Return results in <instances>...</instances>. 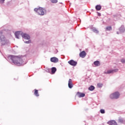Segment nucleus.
Instances as JSON below:
<instances>
[{"label":"nucleus","mask_w":125,"mask_h":125,"mask_svg":"<svg viewBox=\"0 0 125 125\" xmlns=\"http://www.w3.org/2000/svg\"><path fill=\"white\" fill-rule=\"evenodd\" d=\"M112 30V27L108 26L106 27V31H111Z\"/></svg>","instance_id":"21"},{"label":"nucleus","mask_w":125,"mask_h":125,"mask_svg":"<svg viewBox=\"0 0 125 125\" xmlns=\"http://www.w3.org/2000/svg\"><path fill=\"white\" fill-rule=\"evenodd\" d=\"M34 11L38 14V15H40V16H43V15H46L47 11L45 8L39 7L35 8L34 9Z\"/></svg>","instance_id":"2"},{"label":"nucleus","mask_w":125,"mask_h":125,"mask_svg":"<svg viewBox=\"0 0 125 125\" xmlns=\"http://www.w3.org/2000/svg\"><path fill=\"white\" fill-rule=\"evenodd\" d=\"M94 65H95L96 67H98L100 66V62L98 61H96L94 62Z\"/></svg>","instance_id":"15"},{"label":"nucleus","mask_w":125,"mask_h":125,"mask_svg":"<svg viewBox=\"0 0 125 125\" xmlns=\"http://www.w3.org/2000/svg\"><path fill=\"white\" fill-rule=\"evenodd\" d=\"M100 112L101 113V114H105V110L101 109L100 110Z\"/></svg>","instance_id":"24"},{"label":"nucleus","mask_w":125,"mask_h":125,"mask_svg":"<svg viewBox=\"0 0 125 125\" xmlns=\"http://www.w3.org/2000/svg\"><path fill=\"white\" fill-rule=\"evenodd\" d=\"M79 55L80 57H82V58H84V57L86 56V53H85V51H83L80 53Z\"/></svg>","instance_id":"11"},{"label":"nucleus","mask_w":125,"mask_h":125,"mask_svg":"<svg viewBox=\"0 0 125 125\" xmlns=\"http://www.w3.org/2000/svg\"><path fill=\"white\" fill-rule=\"evenodd\" d=\"M34 94L36 96H39V93L38 92V90L35 89V90Z\"/></svg>","instance_id":"20"},{"label":"nucleus","mask_w":125,"mask_h":125,"mask_svg":"<svg viewBox=\"0 0 125 125\" xmlns=\"http://www.w3.org/2000/svg\"><path fill=\"white\" fill-rule=\"evenodd\" d=\"M68 87L72 88L73 87V82H72V79H70L68 81Z\"/></svg>","instance_id":"14"},{"label":"nucleus","mask_w":125,"mask_h":125,"mask_svg":"<svg viewBox=\"0 0 125 125\" xmlns=\"http://www.w3.org/2000/svg\"><path fill=\"white\" fill-rule=\"evenodd\" d=\"M97 86L98 87H102V86H103V84L101 83H99L97 84Z\"/></svg>","instance_id":"23"},{"label":"nucleus","mask_w":125,"mask_h":125,"mask_svg":"<svg viewBox=\"0 0 125 125\" xmlns=\"http://www.w3.org/2000/svg\"><path fill=\"white\" fill-rule=\"evenodd\" d=\"M50 61L51 62H53V63H57L59 60L56 57H53L50 59Z\"/></svg>","instance_id":"10"},{"label":"nucleus","mask_w":125,"mask_h":125,"mask_svg":"<svg viewBox=\"0 0 125 125\" xmlns=\"http://www.w3.org/2000/svg\"><path fill=\"white\" fill-rule=\"evenodd\" d=\"M0 39L1 40V43L2 45H4L5 43H6V40H5V38H4V36L1 35L0 37Z\"/></svg>","instance_id":"8"},{"label":"nucleus","mask_w":125,"mask_h":125,"mask_svg":"<svg viewBox=\"0 0 125 125\" xmlns=\"http://www.w3.org/2000/svg\"><path fill=\"white\" fill-rule=\"evenodd\" d=\"M8 61L14 63L17 66H22L26 64V62H24V61L21 58L12 55H10L8 57Z\"/></svg>","instance_id":"1"},{"label":"nucleus","mask_w":125,"mask_h":125,"mask_svg":"<svg viewBox=\"0 0 125 125\" xmlns=\"http://www.w3.org/2000/svg\"><path fill=\"white\" fill-rule=\"evenodd\" d=\"M92 31L96 34L99 33V31L95 27L92 28Z\"/></svg>","instance_id":"16"},{"label":"nucleus","mask_w":125,"mask_h":125,"mask_svg":"<svg viewBox=\"0 0 125 125\" xmlns=\"http://www.w3.org/2000/svg\"><path fill=\"white\" fill-rule=\"evenodd\" d=\"M119 71L118 68L112 70H108L106 71H104V74H114V73H117Z\"/></svg>","instance_id":"5"},{"label":"nucleus","mask_w":125,"mask_h":125,"mask_svg":"<svg viewBox=\"0 0 125 125\" xmlns=\"http://www.w3.org/2000/svg\"><path fill=\"white\" fill-rule=\"evenodd\" d=\"M51 70H52V73L55 74V72H56V70H57L56 68L52 67Z\"/></svg>","instance_id":"19"},{"label":"nucleus","mask_w":125,"mask_h":125,"mask_svg":"<svg viewBox=\"0 0 125 125\" xmlns=\"http://www.w3.org/2000/svg\"><path fill=\"white\" fill-rule=\"evenodd\" d=\"M119 122H123V120H122V119H119Z\"/></svg>","instance_id":"27"},{"label":"nucleus","mask_w":125,"mask_h":125,"mask_svg":"<svg viewBox=\"0 0 125 125\" xmlns=\"http://www.w3.org/2000/svg\"><path fill=\"white\" fill-rule=\"evenodd\" d=\"M5 0H0V3H1V4H2V3H4V1H5Z\"/></svg>","instance_id":"26"},{"label":"nucleus","mask_w":125,"mask_h":125,"mask_svg":"<svg viewBox=\"0 0 125 125\" xmlns=\"http://www.w3.org/2000/svg\"><path fill=\"white\" fill-rule=\"evenodd\" d=\"M121 94L118 91L114 92L109 95V98L110 99H119Z\"/></svg>","instance_id":"3"},{"label":"nucleus","mask_w":125,"mask_h":125,"mask_svg":"<svg viewBox=\"0 0 125 125\" xmlns=\"http://www.w3.org/2000/svg\"><path fill=\"white\" fill-rule=\"evenodd\" d=\"M85 96V94L83 93H81L80 92H78L76 95L75 97H79V98H81L82 97H84Z\"/></svg>","instance_id":"6"},{"label":"nucleus","mask_w":125,"mask_h":125,"mask_svg":"<svg viewBox=\"0 0 125 125\" xmlns=\"http://www.w3.org/2000/svg\"><path fill=\"white\" fill-rule=\"evenodd\" d=\"M99 16H100L101 15L100 14H98Z\"/></svg>","instance_id":"29"},{"label":"nucleus","mask_w":125,"mask_h":125,"mask_svg":"<svg viewBox=\"0 0 125 125\" xmlns=\"http://www.w3.org/2000/svg\"><path fill=\"white\" fill-rule=\"evenodd\" d=\"M117 35H119V32H117Z\"/></svg>","instance_id":"28"},{"label":"nucleus","mask_w":125,"mask_h":125,"mask_svg":"<svg viewBox=\"0 0 125 125\" xmlns=\"http://www.w3.org/2000/svg\"><path fill=\"white\" fill-rule=\"evenodd\" d=\"M68 64L69 65H71V66H73L75 67V66H77V64H78V62L73 60H71L68 62Z\"/></svg>","instance_id":"7"},{"label":"nucleus","mask_w":125,"mask_h":125,"mask_svg":"<svg viewBox=\"0 0 125 125\" xmlns=\"http://www.w3.org/2000/svg\"><path fill=\"white\" fill-rule=\"evenodd\" d=\"M107 124L108 125H118V124H117V122H116V121L114 120L108 122Z\"/></svg>","instance_id":"12"},{"label":"nucleus","mask_w":125,"mask_h":125,"mask_svg":"<svg viewBox=\"0 0 125 125\" xmlns=\"http://www.w3.org/2000/svg\"><path fill=\"white\" fill-rule=\"evenodd\" d=\"M94 88H95V87H94V86L91 85L88 88V89L89 90H90V91H92V90H94Z\"/></svg>","instance_id":"18"},{"label":"nucleus","mask_w":125,"mask_h":125,"mask_svg":"<svg viewBox=\"0 0 125 125\" xmlns=\"http://www.w3.org/2000/svg\"><path fill=\"white\" fill-rule=\"evenodd\" d=\"M121 62H122V63H125V59H122L121 60Z\"/></svg>","instance_id":"25"},{"label":"nucleus","mask_w":125,"mask_h":125,"mask_svg":"<svg viewBox=\"0 0 125 125\" xmlns=\"http://www.w3.org/2000/svg\"><path fill=\"white\" fill-rule=\"evenodd\" d=\"M22 38L24 40H28L27 41H24L25 43H31V40H30L31 37L27 34L22 33Z\"/></svg>","instance_id":"4"},{"label":"nucleus","mask_w":125,"mask_h":125,"mask_svg":"<svg viewBox=\"0 0 125 125\" xmlns=\"http://www.w3.org/2000/svg\"><path fill=\"white\" fill-rule=\"evenodd\" d=\"M96 10L99 11L101 10V6L100 5H97L96 6Z\"/></svg>","instance_id":"17"},{"label":"nucleus","mask_w":125,"mask_h":125,"mask_svg":"<svg viewBox=\"0 0 125 125\" xmlns=\"http://www.w3.org/2000/svg\"><path fill=\"white\" fill-rule=\"evenodd\" d=\"M119 31H120V34H122V33H125V26H124V25L121 26V27L119 28Z\"/></svg>","instance_id":"13"},{"label":"nucleus","mask_w":125,"mask_h":125,"mask_svg":"<svg viewBox=\"0 0 125 125\" xmlns=\"http://www.w3.org/2000/svg\"><path fill=\"white\" fill-rule=\"evenodd\" d=\"M58 1V0H51V2H52V3H56Z\"/></svg>","instance_id":"22"},{"label":"nucleus","mask_w":125,"mask_h":125,"mask_svg":"<svg viewBox=\"0 0 125 125\" xmlns=\"http://www.w3.org/2000/svg\"><path fill=\"white\" fill-rule=\"evenodd\" d=\"M22 35H23V33L21 31H18L15 33V36L17 39H20L22 37Z\"/></svg>","instance_id":"9"}]
</instances>
